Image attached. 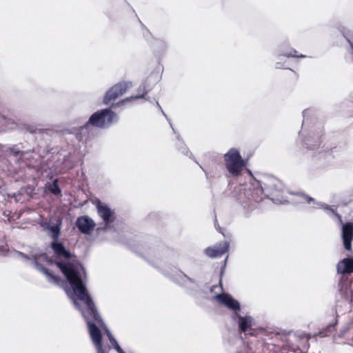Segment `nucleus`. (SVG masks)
<instances>
[{
	"instance_id": "nucleus-23",
	"label": "nucleus",
	"mask_w": 353,
	"mask_h": 353,
	"mask_svg": "<svg viewBox=\"0 0 353 353\" xmlns=\"http://www.w3.org/2000/svg\"><path fill=\"white\" fill-rule=\"evenodd\" d=\"M219 232H220V233H221L222 234H223V235H224V234H223V232L221 231V228H219Z\"/></svg>"
},
{
	"instance_id": "nucleus-1",
	"label": "nucleus",
	"mask_w": 353,
	"mask_h": 353,
	"mask_svg": "<svg viewBox=\"0 0 353 353\" xmlns=\"http://www.w3.org/2000/svg\"><path fill=\"white\" fill-rule=\"evenodd\" d=\"M52 248L57 254L56 266L70 283L77 299L85 305V309L82 313L87 323H97L102 326L103 320L85 287V268L77 260L76 255L66 250L61 243H53Z\"/></svg>"
},
{
	"instance_id": "nucleus-9",
	"label": "nucleus",
	"mask_w": 353,
	"mask_h": 353,
	"mask_svg": "<svg viewBox=\"0 0 353 353\" xmlns=\"http://www.w3.org/2000/svg\"><path fill=\"white\" fill-rule=\"evenodd\" d=\"M342 237L345 248L348 251H351L353 239V223H347L343 225Z\"/></svg>"
},
{
	"instance_id": "nucleus-11",
	"label": "nucleus",
	"mask_w": 353,
	"mask_h": 353,
	"mask_svg": "<svg viewBox=\"0 0 353 353\" xmlns=\"http://www.w3.org/2000/svg\"><path fill=\"white\" fill-rule=\"evenodd\" d=\"M338 270L343 274H351L353 272V259L345 258L338 265Z\"/></svg>"
},
{
	"instance_id": "nucleus-8",
	"label": "nucleus",
	"mask_w": 353,
	"mask_h": 353,
	"mask_svg": "<svg viewBox=\"0 0 353 353\" xmlns=\"http://www.w3.org/2000/svg\"><path fill=\"white\" fill-rule=\"evenodd\" d=\"M98 214L103 220L105 226L107 228L110 223L114 221V213L107 205L99 203L97 205Z\"/></svg>"
},
{
	"instance_id": "nucleus-10",
	"label": "nucleus",
	"mask_w": 353,
	"mask_h": 353,
	"mask_svg": "<svg viewBox=\"0 0 353 353\" xmlns=\"http://www.w3.org/2000/svg\"><path fill=\"white\" fill-rule=\"evenodd\" d=\"M88 327L90 337L96 348L103 346L102 344V334L97 323H88Z\"/></svg>"
},
{
	"instance_id": "nucleus-12",
	"label": "nucleus",
	"mask_w": 353,
	"mask_h": 353,
	"mask_svg": "<svg viewBox=\"0 0 353 353\" xmlns=\"http://www.w3.org/2000/svg\"><path fill=\"white\" fill-rule=\"evenodd\" d=\"M50 230H51V232H52V237L54 239V241L50 244V248L53 250L54 259L53 261H50V262L51 263H53V264H54L56 265L55 261H56V259H57V254H55L54 250L52 248V244L53 243H61L66 250H67V249L65 248V246L63 244V243L57 241V239H58V238L59 236V234H60V229H59V228L58 226H52V227H51ZM68 251H69V250H68Z\"/></svg>"
},
{
	"instance_id": "nucleus-4",
	"label": "nucleus",
	"mask_w": 353,
	"mask_h": 353,
	"mask_svg": "<svg viewBox=\"0 0 353 353\" xmlns=\"http://www.w3.org/2000/svg\"><path fill=\"white\" fill-rule=\"evenodd\" d=\"M128 88V83L121 82L112 86L105 93L103 97V103L108 105L123 95Z\"/></svg>"
},
{
	"instance_id": "nucleus-15",
	"label": "nucleus",
	"mask_w": 353,
	"mask_h": 353,
	"mask_svg": "<svg viewBox=\"0 0 353 353\" xmlns=\"http://www.w3.org/2000/svg\"><path fill=\"white\" fill-rule=\"evenodd\" d=\"M39 270L43 273L48 279L50 281H52L54 283H59L61 281V278L53 274L50 270H49L47 268L40 265L39 268Z\"/></svg>"
},
{
	"instance_id": "nucleus-16",
	"label": "nucleus",
	"mask_w": 353,
	"mask_h": 353,
	"mask_svg": "<svg viewBox=\"0 0 353 353\" xmlns=\"http://www.w3.org/2000/svg\"><path fill=\"white\" fill-rule=\"evenodd\" d=\"M48 190L54 194V195H59L61 194V189L59 188V184H58V179H55L52 183H50L48 185Z\"/></svg>"
},
{
	"instance_id": "nucleus-22",
	"label": "nucleus",
	"mask_w": 353,
	"mask_h": 353,
	"mask_svg": "<svg viewBox=\"0 0 353 353\" xmlns=\"http://www.w3.org/2000/svg\"><path fill=\"white\" fill-rule=\"evenodd\" d=\"M228 256H226V258L225 259V261H224L225 264L226 263V261H227V260H228Z\"/></svg>"
},
{
	"instance_id": "nucleus-21",
	"label": "nucleus",
	"mask_w": 353,
	"mask_h": 353,
	"mask_svg": "<svg viewBox=\"0 0 353 353\" xmlns=\"http://www.w3.org/2000/svg\"><path fill=\"white\" fill-rule=\"evenodd\" d=\"M13 154L15 156V157H17L18 155H22L23 154V152H21V151H13Z\"/></svg>"
},
{
	"instance_id": "nucleus-17",
	"label": "nucleus",
	"mask_w": 353,
	"mask_h": 353,
	"mask_svg": "<svg viewBox=\"0 0 353 353\" xmlns=\"http://www.w3.org/2000/svg\"><path fill=\"white\" fill-rule=\"evenodd\" d=\"M284 55L285 57H301V58H303V57H305V56L302 55V54H299L298 52L296 50H294V49H292L288 53H285Z\"/></svg>"
},
{
	"instance_id": "nucleus-19",
	"label": "nucleus",
	"mask_w": 353,
	"mask_h": 353,
	"mask_svg": "<svg viewBox=\"0 0 353 353\" xmlns=\"http://www.w3.org/2000/svg\"><path fill=\"white\" fill-rule=\"evenodd\" d=\"M97 353H108V351H106L105 349L103 347V346L97 348Z\"/></svg>"
},
{
	"instance_id": "nucleus-13",
	"label": "nucleus",
	"mask_w": 353,
	"mask_h": 353,
	"mask_svg": "<svg viewBox=\"0 0 353 353\" xmlns=\"http://www.w3.org/2000/svg\"><path fill=\"white\" fill-rule=\"evenodd\" d=\"M239 325L241 332H245L251 328L252 320L250 316H239Z\"/></svg>"
},
{
	"instance_id": "nucleus-6",
	"label": "nucleus",
	"mask_w": 353,
	"mask_h": 353,
	"mask_svg": "<svg viewBox=\"0 0 353 353\" xmlns=\"http://www.w3.org/2000/svg\"><path fill=\"white\" fill-rule=\"evenodd\" d=\"M216 301L228 307L230 310L234 311H239L241 309L240 304L239 301L235 300L230 294L227 293H221L215 296Z\"/></svg>"
},
{
	"instance_id": "nucleus-14",
	"label": "nucleus",
	"mask_w": 353,
	"mask_h": 353,
	"mask_svg": "<svg viewBox=\"0 0 353 353\" xmlns=\"http://www.w3.org/2000/svg\"><path fill=\"white\" fill-rule=\"evenodd\" d=\"M149 91H150V89L147 87L145 83H143L138 88L137 95L131 97L130 98H126L124 101H122V103L124 101H129L133 100V99H143V98H145V95L148 94V92Z\"/></svg>"
},
{
	"instance_id": "nucleus-18",
	"label": "nucleus",
	"mask_w": 353,
	"mask_h": 353,
	"mask_svg": "<svg viewBox=\"0 0 353 353\" xmlns=\"http://www.w3.org/2000/svg\"><path fill=\"white\" fill-rule=\"evenodd\" d=\"M114 348L117 350V351L118 352H123V350L121 348V347L119 346V345L117 343V341L116 340H114Z\"/></svg>"
},
{
	"instance_id": "nucleus-5",
	"label": "nucleus",
	"mask_w": 353,
	"mask_h": 353,
	"mask_svg": "<svg viewBox=\"0 0 353 353\" xmlns=\"http://www.w3.org/2000/svg\"><path fill=\"white\" fill-rule=\"evenodd\" d=\"M230 243L228 241L210 246L205 249L204 253L210 258L221 257L229 251Z\"/></svg>"
},
{
	"instance_id": "nucleus-3",
	"label": "nucleus",
	"mask_w": 353,
	"mask_h": 353,
	"mask_svg": "<svg viewBox=\"0 0 353 353\" xmlns=\"http://www.w3.org/2000/svg\"><path fill=\"white\" fill-rule=\"evenodd\" d=\"M117 118V114L109 108L98 110L90 116L88 122L81 128V130L83 131L90 126L106 128L116 121Z\"/></svg>"
},
{
	"instance_id": "nucleus-7",
	"label": "nucleus",
	"mask_w": 353,
	"mask_h": 353,
	"mask_svg": "<svg viewBox=\"0 0 353 353\" xmlns=\"http://www.w3.org/2000/svg\"><path fill=\"white\" fill-rule=\"evenodd\" d=\"M76 226L84 234H90L95 227V223L88 216H81L77 218Z\"/></svg>"
},
{
	"instance_id": "nucleus-20",
	"label": "nucleus",
	"mask_w": 353,
	"mask_h": 353,
	"mask_svg": "<svg viewBox=\"0 0 353 353\" xmlns=\"http://www.w3.org/2000/svg\"><path fill=\"white\" fill-rule=\"evenodd\" d=\"M108 336L109 337L110 342L114 345V340H115L114 338L111 335L110 333H108Z\"/></svg>"
},
{
	"instance_id": "nucleus-24",
	"label": "nucleus",
	"mask_w": 353,
	"mask_h": 353,
	"mask_svg": "<svg viewBox=\"0 0 353 353\" xmlns=\"http://www.w3.org/2000/svg\"><path fill=\"white\" fill-rule=\"evenodd\" d=\"M290 71H291L292 72L294 73V74L296 75V74L295 73V72H294V70H290Z\"/></svg>"
},
{
	"instance_id": "nucleus-2",
	"label": "nucleus",
	"mask_w": 353,
	"mask_h": 353,
	"mask_svg": "<svg viewBox=\"0 0 353 353\" xmlns=\"http://www.w3.org/2000/svg\"><path fill=\"white\" fill-rule=\"evenodd\" d=\"M225 167L230 176L237 177L241 175L242 171L246 167L247 161L243 159L239 151L231 148L223 156Z\"/></svg>"
}]
</instances>
